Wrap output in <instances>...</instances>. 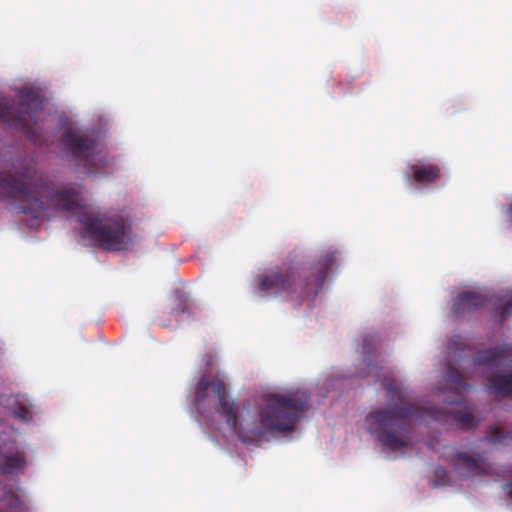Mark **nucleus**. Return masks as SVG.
<instances>
[{
	"mask_svg": "<svg viewBox=\"0 0 512 512\" xmlns=\"http://www.w3.org/2000/svg\"><path fill=\"white\" fill-rule=\"evenodd\" d=\"M506 488L508 489V494L512 498V482L506 484Z\"/></svg>",
	"mask_w": 512,
	"mask_h": 512,
	"instance_id": "9b49d317",
	"label": "nucleus"
},
{
	"mask_svg": "<svg viewBox=\"0 0 512 512\" xmlns=\"http://www.w3.org/2000/svg\"><path fill=\"white\" fill-rule=\"evenodd\" d=\"M82 224L84 237L92 238L106 249H124L130 242L122 223L88 217L82 220Z\"/></svg>",
	"mask_w": 512,
	"mask_h": 512,
	"instance_id": "f03ea898",
	"label": "nucleus"
},
{
	"mask_svg": "<svg viewBox=\"0 0 512 512\" xmlns=\"http://www.w3.org/2000/svg\"><path fill=\"white\" fill-rule=\"evenodd\" d=\"M510 213H511V215H512V207H511Z\"/></svg>",
	"mask_w": 512,
	"mask_h": 512,
	"instance_id": "ddd939ff",
	"label": "nucleus"
},
{
	"mask_svg": "<svg viewBox=\"0 0 512 512\" xmlns=\"http://www.w3.org/2000/svg\"><path fill=\"white\" fill-rule=\"evenodd\" d=\"M485 440L493 444L506 445L512 442V432L504 431L499 427L493 426L489 428Z\"/></svg>",
	"mask_w": 512,
	"mask_h": 512,
	"instance_id": "0eeeda50",
	"label": "nucleus"
},
{
	"mask_svg": "<svg viewBox=\"0 0 512 512\" xmlns=\"http://www.w3.org/2000/svg\"><path fill=\"white\" fill-rule=\"evenodd\" d=\"M261 287H262V289L266 290V289L270 288V284H268L266 281H263L261 283Z\"/></svg>",
	"mask_w": 512,
	"mask_h": 512,
	"instance_id": "f8f14e48",
	"label": "nucleus"
},
{
	"mask_svg": "<svg viewBox=\"0 0 512 512\" xmlns=\"http://www.w3.org/2000/svg\"><path fill=\"white\" fill-rule=\"evenodd\" d=\"M369 428L382 447L403 452L413 438L412 418H371Z\"/></svg>",
	"mask_w": 512,
	"mask_h": 512,
	"instance_id": "f257e3e1",
	"label": "nucleus"
},
{
	"mask_svg": "<svg viewBox=\"0 0 512 512\" xmlns=\"http://www.w3.org/2000/svg\"><path fill=\"white\" fill-rule=\"evenodd\" d=\"M202 392L204 396L207 398V403L210 404H217L219 401V394L214 385H210L207 383H200L197 387L196 391V399L197 402H199L202 398Z\"/></svg>",
	"mask_w": 512,
	"mask_h": 512,
	"instance_id": "6e6552de",
	"label": "nucleus"
},
{
	"mask_svg": "<svg viewBox=\"0 0 512 512\" xmlns=\"http://www.w3.org/2000/svg\"><path fill=\"white\" fill-rule=\"evenodd\" d=\"M453 464L460 473L467 476L487 473L488 465L482 457H471L467 453L459 452L454 456Z\"/></svg>",
	"mask_w": 512,
	"mask_h": 512,
	"instance_id": "20e7f679",
	"label": "nucleus"
},
{
	"mask_svg": "<svg viewBox=\"0 0 512 512\" xmlns=\"http://www.w3.org/2000/svg\"><path fill=\"white\" fill-rule=\"evenodd\" d=\"M299 418H258L257 424L249 433L237 431L239 439L245 443L269 440L270 437L286 436L292 432Z\"/></svg>",
	"mask_w": 512,
	"mask_h": 512,
	"instance_id": "7ed1b4c3",
	"label": "nucleus"
},
{
	"mask_svg": "<svg viewBox=\"0 0 512 512\" xmlns=\"http://www.w3.org/2000/svg\"><path fill=\"white\" fill-rule=\"evenodd\" d=\"M434 420H444L443 425L458 429L463 432H467L475 429L479 423L481 418H433Z\"/></svg>",
	"mask_w": 512,
	"mask_h": 512,
	"instance_id": "423d86ee",
	"label": "nucleus"
},
{
	"mask_svg": "<svg viewBox=\"0 0 512 512\" xmlns=\"http://www.w3.org/2000/svg\"><path fill=\"white\" fill-rule=\"evenodd\" d=\"M227 424L234 430V432L238 435L237 431L241 430L244 433H249L250 431H244L241 427L242 423H239V418H226Z\"/></svg>",
	"mask_w": 512,
	"mask_h": 512,
	"instance_id": "9d476101",
	"label": "nucleus"
},
{
	"mask_svg": "<svg viewBox=\"0 0 512 512\" xmlns=\"http://www.w3.org/2000/svg\"><path fill=\"white\" fill-rule=\"evenodd\" d=\"M26 461L22 451H16L14 454L5 455L1 463L0 470L4 475L14 474L25 468Z\"/></svg>",
	"mask_w": 512,
	"mask_h": 512,
	"instance_id": "39448f33",
	"label": "nucleus"
},
{
	"mask_svg": "<svg viewBox=\"0 0 512 512\" xmlns=\"http://www.w3.org/2000/svg\"><path fill=\"white\" fill-rule=\"evenodd\" d=\"M438 176V171L432 166H417L415 168V177L418 180L430 181Z\"/></svg>",
	"mask_w": 512,
	"mask_h": 512,
	"instance_id": "1a4fd4ad",
	"label": "nucleus"
}]
</instances>
